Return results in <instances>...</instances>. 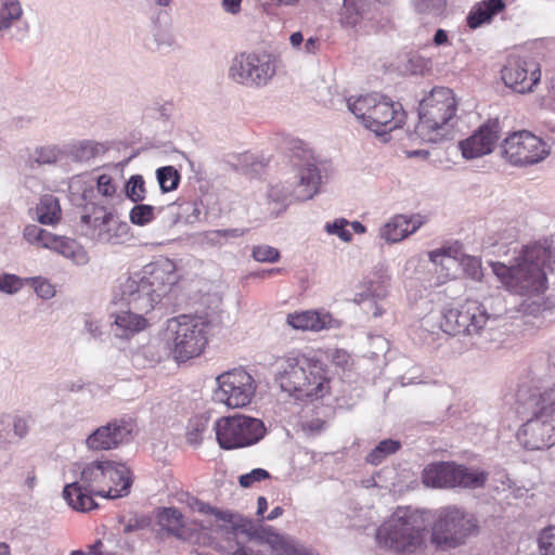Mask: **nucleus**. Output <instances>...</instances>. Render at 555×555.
Here are the masks:
<instances>
[{
    "instance_id": "nucleus-1",
    "label": "nucleus",
    "mask_w": 555,
    "mask_h": 555,
    "mask_svg": "<svg viewBox=\"0 0 555 555\" xmlns=\"http://www.w3.org/2000/svg\"><path fill=\"white\" fill-rule=\"evenodd\" d=\"M554 256L550 249L533 244L526 246L516 263L507 267L502 262H492L496 278L507 289L521 296H534L546 288L548 274H554Z\"/></svg>"
},
{
    "instance_id": "nucleus-2",
    "label": "nucleus",
    "mask_w": 555,
    "mask_h": 555,
    "mask_svg": "<svg viewBox=\"0 0 555 555\" xmlns=\"http://www.w3.org/2000/svg\"><path fill=\"white\" fill-rule=\"evenodd\" d=\"M178 282L176 264L162 258L128 276L120 285L121 300L134 311L147 313L169 294Z\"/></svg>"
},
{
    "instance_id": "nucleus-3",
    "label": "nucleus",
    "mask_w": 555,
    "mask_h": 555,
    "mask_svg": "<svg viewBox=\"0 0 555 555\" xmlns=\"http://www.w3.org/2000/svg\"><path fill=\"white\" fill-rule=\"evenodd\" d=\"M379 547L395 555H418L426 552L429 524L425 514L410 508H398L376 530Z\"/></svg>"
},
{
    "instance_id": "nucleus-4",
    "label": "nucleus",
    "mask_w": 555,
    "mask_h": 555,
    "mask_svg": "<svg viewBox=\"0 0 555 555\" xmlns=\"http://www.w3.org/2000/svg\"><path fill=\"white\" fill-rule=\"evenodd\" d=\"M275 382L283 391L299 400L322 398L330 390L326 365L320 360L307 357L284 360Z\"/></svg>"
},
{
    "instance_id": "nucleus-5",
    "label": "nucleus",
    "mask_w": 555,
    "mask_h": 555,
    "mask_svg": "<svg viewBox=\"0 0 555 555\" xmlns=\"http://www.w3.org/2000/svg\"><path fill=\"white\" fill-rule=\"evenodd\" d=\"M478 532V520L472 513L457 505H447L434 514L429 542L438 551H450L466 544Z\"/></svg>"
},
{
    "instance_id": "nucleus-6",
    "label": "nucleus",
    "mask_w": 555,
    "mask_h": 555,
    "mask_svg": "<svg viewBox=\"0 0 555 555\" xmlns=\"http://www.w3.org/2000/svg\"><path fill=\"white\" fill-rule=\"evenodd\" d=\"M457 101L449 88L437 87L420 102L416 133L425 141H440L456 118Z\"/></svg>"
},
{
    "instance_id": "nucleus-7",
    "label": "nucleus",
    "mask_w": 555,
    "mask_h": 555,
    "mask_svg": "<svg viewBox=\"0 0 555 555\" xmlns=\"http://www.w3.org/2000/svg\"><path fill=\"white\" fill-rule=\"evenodd\" d=\"M534 411L519 428L517 439L527 450H545L555 444V385L532 395Z\"/></svg>"
},
{
    "instance_id": "nucleus-8",
    "label": "nucleus",
    "mask_w": 555,
    "mask_h": 555,
    "mask_svg": "<svg viewBox=\"0 0 555 555\" xmlns=\"http://www.w3.org/2000/svg\"><path fill=\"white\" fill-rule=\"evenodd\" d=\"M208 323L201 317L181 314L166 323L164 340L177 361L198 357L207 345Z\"/></svg>"
},
{
    "instance_id": "nucleus-9",
    "label": "nucleus",
    "mask_w": 555,
    "mask_h": 555,
    "mask_svg": "<svg viewBox=\"0 0 555 555\" xmlns=\"http://www.w3.org/2000/svg\"><path fill=\"white\" fill-rule=\"evenodd\" d=\"M498 317L490 314L486 307L476 300H466L457 308H446L441 313L439 327L450 335L478 336L491 328Z\"/></svg>"
},
{
    "instance_id": "nucleus-10",
    "label": "nucleus",
    "mask_w": 555,
    "mask_h": 555,
    "mask_svg": "<svg viewBox=\"0 0 555 555\" xmlns=\"http://www.w3.org/2000/svg\"><path fill=\"white\" fill-rule=\"evenodd\" d=\"M106 467V460L88 463L80 472V480L64 487L63 498L73 509L85 513L96 507L92 495L103 496Z\"/></svg>"
},
{
    "instance_id": "nucleus-11",
    "label": "nucleus",
    "mask_w": 555,
    "mask_h": 555,
    "mask_svg": "<svg viewBox=\"0 0 555 555\" xmlns=\"http://www.w3.org/2000/svg\"><path fill=\"white\" fill-rule=\"evenodd\" d=\"M214 429L219 446L227 450L257 443L266 434L262 421L242 414L220 417Z\"/></svg>"
},
{
    "instance_id": "nucleus-12",
    "label": "nucleus",
    "mask_w": 555,
    "mask_h": 555,
    "mask_svg": "<svg viewBox=\"0 0 555 555\" xmlns=\"http://www.w3.org/2000/svg\"><path fill=\"white\" fill-rule=\"evenodd\" d=\"M276 73L275 57L267 52H242L229 67V77L245 87L267 86Z\"/></svg>"
},
{
    "instance_id": "nucleus-13",
    "label": "nucleus",
    "mask_w": 555,
    "mask_h": 555,
    "mask_svg": "<svg viewBox=\"0 0 555 555\" xmlns=\"http://www.w3.org/2000/svg\"><path fill=\"white\" fill-rule=\"evenodd\" d=\"M500 147L502 157L509 164L519 167L539 164L551 152V147L545 141L527 130L508 134Z\"/></svg>"
},
{
    "instance_id": "nucleus-14",
    "label": "nucleus",
    "mask_w": 555,
    "mask_h": 555,
    "mask_svg": "<svg viewBox=\"0 0 555 555\" xmlns=\"http://www.w3.org/2000/svg\"><path fill=\"white\" fill-rule=\"evenodd\" d=\"M218 387L214 400L231 409L248 405L255 395L256 384L253 376L242 369L224 372L216 378Z\"/></svg>"
},
{
    "instance_id": "nucleus-15",
    "label": "nucleus",
    "mask_w": 555,
    "mask_h": 555,
    "mask_svg": "<svg viewBox=\"0 0 555 555\" xmlns=\"http://www.w3.org/2000/svg\"><path fill=\"white\" fill-rule=\"evenodd\" d=\"M135 424L130 418H119L98 427L86 438L90 451H109L129 443L135 435Z\"/></svg>"
},
{
    "instance_id": "nucleus-16",
    "label": "nucleus",
    "mask_w": 555,
    "mask_h": 555,
    "mask_svg": "<svg viewBox=\"0 0 555 555\" xmlns=\"http://www.w3.org/2000/svg\"><path fill=\"white\" fill-rule=\"evenodd\" d=\"M502 79L517 93L532 92L541 80L540 65L533 60L511 57L502 69Z\"/></svg>"
},
{
    "instance_id": "nucleus-17",
    "label": "nucleus",
    "mask_w": 555,
    "mask_h": 555,
    "mask_svg": "<svg viewBox=\"0 0 555 555\" xmlns=\"http://www.w3.org/2000/svg\"><path fill=\"white\" fill-rule=\"evenodd\" d=\"M320 183V172L312 157L309 155L299 169L298 182L295 189L291 191L289 189L274 185L269 190L268 197L273 202H284L293 195L296 199L307 201L318 192Z\"/></svg>"
},
{
    "instance_id": "nucleus-18",
    "label": "nucleus",
    "mask_w": 555,
    "mask_h": 555,
    "mask_svg": "<svg viewBox=\"0 0 555 555\" xmlns=\"http://www.w3.org/2000/svg\"><path fill=\"white\" fill-rule=\"evenodd\" d=\"M404 118L405 113L400 103L377 96L367 119H365L364 127L375 132L376 135L384 137L400 128Z\"/></svg>"
},
{
    "instance_id": "nucleus-19",
    "label": "nucleus",
    "mask_w": 555,
    "mask_h": 555,
    "mask_svg": "<svg viewBox=\"0 0 555 555\" xmlns=\"http://www.w3.org/2000/svg\"><path fill=\"white\" fill-rule=\"evenodd\" d=\"M500 121L498 119L488 120L469 138L460 142L463 157L474 159L491 153L500 138Z\"/></svg>"
},
{
    "instance_id": "nucleus-20",
    "label": "nucleus",
    "mask_w": 555,
    "mask_h": 555,
    "mask_svg": "<svg viewBox=\"0 0 555 555\" xmlns=\"http://www.w3.org/2000/svg\"><path fill=\"white\" fill-rule=\"evenodd\" d=\"M81 222L91 230V236L102 243H114L118 231H124L126 224L118 222L117 217L104 207H94L91 214L81 216Z\"/></svg>"
},
{
    "instance_id": "nucleus-21",
    "label": "nucleus",
    "mask_w": 555,
    "mask_h": 555,
    "mask_svg": "<svg viewBox=\"0 0 555 555\" xmlns=\"http://www.w3.org/2000/svg\"><path fill=\"white\" fill-rule=\"evenodd\" d=\"M105 489L103 498L118 499L129 494L132 479L129 468L122 464L106 460Z\"/></svg>"
},
{
    "instance_id": "nucleus-22",
    "label": "nucleus",
    "mask_w": 555,
    "mask_h": 555,
    "mask_svg": "<svg viewBox=\"0 0 555 555\" xmlns=\"http://www.w3.org/2000/svg\"><path fill=\"white\" fill-rule=\"evenodd\" d=\"M287 323L295 330L313 332L340 327V321L324 310L288 314Z\"/></svg>"
},
{
    "instance_id": "nucleus-23",
    "label": "nucleus",
    "mask_w": 555,
    "mask_h": 555,
    "mask_svg": "<svg viewBox=\"0 0 555 555\" xmlns=\"http://www.w3.org/2000/svg\"><path fill=\"white\" fill-rule=\"evenodd\" d=\"M421 225L422 220L420 217L397 215L380 227L379 235L387 243H399L410 234L416 232Z\"/></svg>"
},
{
    "instance_id": "nucleus-24",
    "label": "nucleus",
    "mask_w": 555,
    "mask_h": 555,
    "mask_svg": "<svg viewBox=\"0 0 555 555\" xmlns=\"http://www.w3.org/2000/svg\"><path fill=\"white\" fill-rule=\"evenodd\" d=\"M260 539L271 547L275 555H311L293 538L278 533L272 527L263 528Z\"/></svg>"
},
{
    "instance_id": "nucleus-25",
    "label": "nucleus",
    "mask_w": 555,
    "mask_h": 555,
    "mask_svg": "<svg viewBox=\"0 0 555 555\" xmlns=\"http://www.w3.org/2000/svg\"><path fill=\"white\" fill-rule=\"evenodd\" d=\"M423 482L427 487L454 488V463L428 465L423 472Z\"/></svg>"
},
{
    "instance_id": "nucleus-26",
    "label": "nucleus",
    "mask_w": 555,
    "mask_h": 555,
    "mask_svg": "<svg viewBox=\"0 0 555 555\" xmlns=\"http://www.w3.org/2000/svg\"><path fill=\"white\" fill-rule=\"evenodd\" d=\"M505 8L503 0H482L476 3L467 15V25L476 29L485 23H489L494 15Z\"/></svg>"
},
{
    "instance_id": "nucleus-27",
    "label": "nucleus",
    "mask_w": 555,
    "mask_h": 555,
    "mask_svg": "<svg viewBox=\"0 0 555 555\" xmlns=\"http://www.w3.org/2000/svg\"><path fill=\"white\" fill-rule=\"evenodd\" d=\"M143 313L138 311H126L116 315L114 321V333L118 337H128L145 328L146 320Z\"/></svg>"
},
{
    "instance_id": "nucleus-28",
    "label": "nucleus",
    "mask_w": 555,
    "mask_h": 555,
    "mask_svg": "<svg viewBox=\"0 0 555 555\" xmlns=\"http://www.w3.org/2000/svg\"><path fill=\"white\" fill-rule=\"evenodd\" d=\"M487 480V472L454 464V488L477 489L483 487Z\"/></svg>"
},
{
    "instance_id": "nucleus-29",
    "label": "nucleus",
    "mask_w": 555,
    "mask_h": 555,
    "mask_svg": "<svg viewBox=\"0 0 555 555\" xmlns=\"http://www.w3.org/2000/svg\"><path fill=\"white\" fill-rule=\"evenodd\" d=\"M37 219L41 224H55L61 219V207L59 199L47 194L40 198L36 208Z\"/></svg>"
},
{
    "instance_id": "nucleus-30",
    "label": "nucleus",
    "mask_w": 555,
    "mask_h": 555,
    "mask_svg": "<svg viewBox=\"0 0 555 555\" xmlns=\"http://www.w3.org/2000/svg\"><path fill=\"white\" fill-rule=\"evenodd\" d=\"M54 251L63 255L66 258L72 259L77 264H85L89 258L87 253L79 246L74 240L67 237H59Z\"/></svg>"
},
{
    "instance_id": "nucleus-31",
    "label": "nucleus",
    "mask_w": 555,
    "mask_h": 555,
    "mask_svg": "<svg viewBox=\"0 0 555 555\" xmlns=\"http://www.w3.org/2000/svg\"><path fill=\"white\" fill-rule=\"evenodd\" d=\"M54 251L63 255L66 258L72 259L77 264H85L89 258L87 253L79 246L74 240L67 237H59Z\"/></svg>"
},
{
    "instance_id": "nucleus-32",
    "label": "nucleus",
    "mask_w": 555,
    "mask_h": 555,
    "mask_svg": "<svg viewBox=\"0 0 555 555\" xmlns=\"http://www.w3.org/2000/svg\"><path fill=\"white\" fill-rule=\"evenodd\" d=\"M22 15L23 9L18 0H0V31L11 28Z\"/></svg>"
},
{
    "instance_id": "nucleus-33",
    "label": "nucleus",
    "mask_w": 555,
    "mask_h": 555,
    "mask_svg": "<svg viewBox=\"0 0 555 555\" xmlns=\"http://www.w3.org/2000/svg\"><path fill=\"white\" fill-rule=\"evenodd\" d=\"M364 0H344L340 11L341 24L353 27L360 23L364 13Z\"/></svg>"
},
{
    "instance_id": "nucleus-34",
    "label": "nucleus",
    "mask_w": 555,
    "mask_h": 555,
    "mask_svg": "<svg viewBox=\"0 0 555 555\" xmlns=\"http://www.w3.org/2000/svg\"><path fill=\"white\" fill-rule=\"evenodd\" d=\"M377 95L367 94L360 96H350L347 100L348 109L358 118L362 120V124H365V119H367L370 115V111L374 105Z\"/></svg>"
},
{
    "instance_id": "nucleus-35",
    "label": "nucleus",
    "mask_w": 555,
    "mask_h": 555,
    "mask_svg": "<svg viewBox=\"0 0 555 555\" xmlns=\"http://www.w3.org/2000/svg\"><path fill=\"white\" fill-rule=\"evenodd\" d=\"M400 449V442L392 439L380 441L365 457L371 465H379L387 456L396 453Z\"/></svg>"
},
{
    "instance_id": "nucleus-36",
    "label": "nucleus",
    "mask_w": 555,
    "mask_h": 555,
    "mask_svg": "<svg viewBox=\"0 0 555 555\" xmlns=\"http://www.w3.org/2000/svg\"><path fill=\"white\" fill-rule=\"evenodd\" d=\"M209 427V416L205 414L196 415L189 421L186 427V439L188 442L194 446H198L204 434Z\"/></svg>"
},
{
    "instance_id": "nucleus-37",
    "label": "nucleus",
    "mask_w": 555,
    "mask_h": 555,
    "mask_svg": "<svg viewBox=\"0 0 555 555\" xmlns=\"http://www.w3.org/2000/svg\"><path fill=\"white\" fill-rule=\"evenodd\" d=\"M156 177L163 192L173 191L179 185L180 175L173 166L158 168Z\"/></svg>"
},
{
    "instance_id": "nucleus-38",
    "label": "nucleus",
    "mask_w": 555,
    "mask_h": 555,
    "mask_svg": "<svg viewBox=\"0 0 555 555\" xmlns=\"http://www.w3.org/2000/svg\"><path fill=\"white\" fill-rule=\"evenodd\" d=\"M244 235L242 229H224L207 231L203 234V241L212 246H221L231 238H237Z\"/></svg>"
},
{
    "instance_id": "nucleus-39",
    "label": "nucleus",
    "mask_w": 555,
    "mask_h": 555,
    "mask_svg": "<svg viewBox=\"0 0 555 555\" xmlns=\"http://www.w3.org/2000/svg\"><path fill=\"white\" fill-rule=\"evenodd\" d=\"M153 43L156 50H165L176 46V37L172 29L166 25H159L153 33Z\"/></svg>"
},
{
    "instance_id": "nucleus-40",
    "label": "nucleus",
    "mask_w": 555,
    "mask_h": 555,
    "mask_svg": "<svg viewBox=\"0 0 555 555\" xmlns=\"http://www.w3.org/2000/svg\"><path fill=\"white\" fill-rule=\"evenodd\" d=\"M182 513L176 507H164L158 513V522L167 530H176L182 527Z\"/></svg>"
},
{
    "instance_id": "nucleus-41",
    "label": "nucleus",
    "mask_w": 555,
    "mask_h": 555,
    "mask_svg": "<svg viewBox=\"0 0 555 555\" xmlns=\"http://www.w3.org/2000/svg\"><path fill=\"white\" fill-rule=\"evenodd\" d=\"M465 275L473 281L480 282L483 276L481 260L475 256H464L461 260Z\"/></svg>"
},
{
    "instance_id": "nucleus-42",
    "label": "nucleus",
    "mask_w": 555,
    "mask_h": 555,
    "mask_svg": "<svg viewBox=\"0 0 555 555\" xmlns=\"http://www.w3.org/2000/svg\"><path fill=\"white\" fill-rule=\"evenodd\" d=\"M411 3L420 14L439 15L442 13L446 0H411Z\"/></svg>"
},
{
    "instance_id": "nucleus-43",
    "label": "nucleus",
    "mask_w": 555,
    "mask_h": 555,
    "mask_svg": "<svg viewBox=\"0 0 555 555\" xmlns=\"http://www.w3.org/2000/svg\"><path fill=\"white\" fill-rule=\"evenodd\" d=\"M126 194L133 202H141L145 197V183L142 176H132L126 184Z\"/></svg>"
},
{
    "instance_id": "nucleus-44",
    "label": "nucleus",
    "mask_w": 555,
    "mask_h": 555,
    "mask_svg": "<svg viewBox=\"0 0 555 555\" xmlns=\"http://www.w3.org/2000/svg\"><path fill=\"white\" fill-rule=\"evenodd\" d=\"M129 217L133 224L144 225L154 219V207L144 204L135 205L131 209Z\"/></svg>"
},
{
    "instance_id": "nucleus-45",
    "label": "nucleus",
    "mask_w": 555,
    "mask_h": 555,
    "mask_svg": "<svg viewBox=\"0 0 555 555\" xmlns=\"http://www.w3.org/2000/svg\"><path fill=\"white\" fill-rule=\"evenodd\" d=\"M359 295L361 296L360 300L385 298L387 295L386 281L376 282L371 280L365 282V291Z\"/></svg>"
},
{
    "instance_id": "nucleus-46",
    "label": "nucleus",
    "mask_w": 555,
    "mask_h": 555,
    "mask_svg": "<svg viewBox=\"0 0 555 555\" xmlns=\"http://www.w3.org/2000/svg\"><path fill=\"white\" fill-rule=\"evenodd\" d=\"M1 422L12 424L13 435L17 439L24 438L29 431V418L24 415H5L1 418Z\"/></svg>"
},
{
    "instance_id": "nucleus-47",
    "label": "nucleus",
    "mask_w": 555,
    "mask_h": 555,
    "mask_svg": "<svg viewBox=\"0 0 555 555\" xmlns=\"http://www.w3.org/2000/svg\"><path fill=\"white\" fill-rule=\"evenodd\" d=\"M539 547L542 555H555V526L544 528L540 532Z\"/></svg>"
},
{
    "instance_id": "nucleus-48",
    "label": "nucleus",
    "mask_w": 555,
    "mask_h": 555,
    "mask_svg": "<svg viewBox=\"0 0 555 555\" xmlns=\"http://www.w3.org/2000/svg\"><path fill=\"white\" fill-rule=\"evenodd\" d=\"M253 257L259 262H276L280 259V253L272 246L258 245L253 248Z\"/></svg>"
},
{
    "instance_id": "nucleus-49",
    "label": "nucleus",
    "mask_w": 555,
    "mask_h": 555,
    "mask_svg": "<svg viewBox=\"0 0 555 555\" xmlns=\"http://www.w3.org/2000/svg\"><path fill=\"white\" fill-rule=\"evenodd\" d=\"M451 249H436L429 253V259L443 269H450L456 264L454 257L450 255Z\"/></svg>"
},
{
    "instance_id": "nucleus-50",
    "label": "nucleus",
    "mask_w": 555,
    "mask_h": 555,
    "mask_svg": "<svg viewBox=\"0 0 555 555\" xmlns=\"http://www.w3.org/2000/svg\"><path fill=\"white\" fill-rule=\"evenodd\" d=\"M348 224H349V222L346 219L340 218V219H336L332 223H327L325 229H326L327 233L336 234L341 241L350 242L351 233L345 229L346 225H348Z\"/></svg>"
},
{
    "instance_id": "nucleus-51",
    "label": "nucleus",
    "mask_w": 555,
    "mask_h": 555,
    "mask_svg": "<svg viewBox=\"0 0 555 555\" xmlns=\"http://www.w3.org/2000/svg\"><path fill=\"white\" fill-rule=\"evenodd\" d=\"M270 478V474L263 468H255L248 474H244L240 477V485L243 488H248L255 482Z\"/></svg>"
},
{
    "instance_id": "nucleus-52",
    "label": "nucleus",
    "mask_w": 555,
    "mask_h": 555,
    "mask_svg": "<svg viewBox=\"0 0 555 555\" xmlns=\"http://www.w3.org/2000/svg\"><path fill=\"white\" fill-rule=\"evenodd\" d=\"M23 286L21 279L13 274H3L0 276V292L7 294L17 293Z\"/></svg>"
},
{
    "instance_id": "nucleus-53",
    "label": "nucleus",
    "mask_w": 555,
    "mask_h": 555,
    "mask_svg": "<svg viewBox=\"0 0 555 555\" xmlns=\"http://www.w3.org/2000/svg\"><path fill=\"white\" fill-rule=\"evenodd\" d=\"M60 151L55 146L40 147L36 151L35 162L38 164H53L59 159Z\"/></svg>"
},
{
    "instance_id": "nucleus-54",
    "label": "nucleus",
    "mask_w": 555,
    "mask_h": 555,
    "mask_svg": "<svg viewBox=\"0 0 555 555\" xmlns=\"http://www.w3.org/2000/svg\"><path fill=\"white\" fill-rule=\"evenodd\" d=\"M522 311L527 314H533L538 315L541 314L544 317L545 312L547 311L545 302L541 301V298H538L535 300H525L521 304Z\"/></svg>"
},
{
    "instance_id": "nucleus-55",
    "label": "nucleus",
    "mask_w": 555,
    "mask_h": 555,
    "mask_svg": "<svg viewBox=\"0 0 555 555\" xmlns=\"http://www.w3.org/2000/svg\"><path fill=\"white\" fill-rule=\"evenodd\" d=\"M35 292L43 299H49L54 296L53 286L48 281L41 279L35 280Z\"/></svg>"
},
{
    "instance_id": "nucleus-56",
    "label": "nucleus",
    "mask_w": 555,
    "mask_h": 555,
    "mask_svg": "<svg viewBox=\"0 0 555 555\" xmlns=\"http://www.w3.org/2000/svg\"><path fill=\"white\" fill-rule=\"evenodd\" d=\"M98 190L104 196H112L116 191L112 178L107 175H101L98 178Z\"/></svg>"
},
{
    "instance_id": "nucleus-57",
    "label": "nucleus",
    "mask_w": 555,
    "mask_h": 555,
    "mask_svg": "<svg viewBox=\"0 0 555 555\" xmlns=\"http://www.w3.org/2000/svg\"><path fill=\"white\" fill-rule=\"evenodd\" d=\"M59 236L51 234L50 232L42 230L40 237L37 242V246L54 250Z\"/></svg>"
},
{
    "instance_id": "nucleus-58",
    "label": "nucleus",
    "mask_w": 555,
    "mask_h": 555,
    "mask_svg": "<svg viewBox=\"0 0 555 555\" xmlns=\"http://www.w3.org/2000/svg\"><path fill=\"white\" fill-rule=\"evenodd\" d=\"M42 230L43 229H41L37 224H28L27 227H25L23 232L24 238L28 243L36 245L40 237V234L42 233Z\"/></svg>"
},
{
    "instance_id": "nucleus-59",
    "label": "nucleus",
    "mask_w": 555,
    "mask_h": 555,
    "mask_svg": "<svg viewBox=\"0 0 555 555\" xmlns=\"http://www.w3.org/2000/svg\"><path fill=\"white\" fill-rule=\"evenodd\" d=\"M242 0H222L224 11L231 14H237L241 11Z\"/></svg>"
},
{
    "instance_id": "nucleus-60",
    "label": "nucleus",
    "mask_w": 555,
    "mask_h": 555,
    "mask_svg": "<svg viewBox=\"0 0 555 555\" xmlns=\"http://www.w3.org/2000/svg\"><path fill=\"white\" fill-rule=\"evenodd\" d=\"M85 325H86V330L88 331V333L90 335H92L93 337H98L102 334L100 324L98 321L92 320V319H87L85 322Z\"/></svg>"
},
{
    "instance_id": "nucleus-61",
    "label": "nucleus",
    "mask_w": 555,
    "mask_h": 555,
    "mask_svg": "<svg viewBox=\"0 0 555 555\" xmlns=\"http://www.w3.org/2000/svg\"><path fill=\"white\" fill-rule=\"evenodd\" d=\"M325 423L319 418L305 423L304 429L309 433H319L324 428Z\"/></svg>"
},
{
    "instance_id": "nucleus-62",
    "label": "nucleus",
    "mask_w": 555,
    "mask_h": 555,
    "mask_svg": "<svg viewBox=\"0 0 555 555\" xmlns=\"http://www.w3.org/2000/svg\"><path fill=\"white\" fill-rule=\"evenodd\" d=\"M318 49H319L318 39H315L313 37H310L305 42L304 50H305L306 53L313 54V53H315L318 51Z\"/></svg>"
},
{
    "instance_id": "nucleus-63",
    "label": "nucleus",
    "mask_w": 555,
    "mask_h": 555,
    "mask_svg": "<svg viewBox=\"0 0 555 555\" xmlns=\"http://www.w3.org/2000/svg\"><path fill=\"white\" fill-rule=\"evenodd\" d=\"M333 360L337 365H346L349 360V354L346 351L343 350H336L335 354L333 356Z\"/></svg>"
},
{
    "instance_id": "nucleus-64",
    "label": "nucleus",
    "mask_w": 555,
    "mask_h": 555,
    "mask_svg": "<svg viewBox=\"0 0 555 555\" xmlns=\"http://www.w3.org/2000/svg\"><path fill=\"white\" fill-rule=\"evenodd\" d=\"M90 554L93 555H113L109 552H106L103 550V543L102 541H96L94 544L89 546Z\"/></svg>"
}]
</instances>
